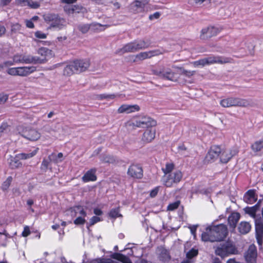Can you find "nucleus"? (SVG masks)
Masks as SVG:
<instances>
[{"instance_id":"nucleus-34","label":"nucleus","mask_w":263,"mask_h":263,"mask_svg":"<svg viewBox=\"0 0 263 263\" xmlns=\"http://www.w3.org/2000/svg\"><path fill=\"white\" fill-rule=\"evenodd\" d=\"M252 149L254 152H259L263 148V138L254 142L251 146Z\"/></svg>"},{"instance_id":"nucleus-57","label":"nucleus","mask_w":263,"mask_h":263,"mask_svg":"<svg viewBox=\"0 0 263 263\" xmlns=\"http://www.w3.org/2000/svg\"><path fill=\"white\" fill-rule=\"evenodd\" d=\"M4 67H7L14 65L13 60L12 61H6L3 63Z\"/></svg>"},{"instance_id":"nucleus-55","label":"nucleus","mask_w":263,"mask_h":263,"mask_svg":"<svg viewBox=\"0 0 263 263\" xmlns=\"http://www.w3.org/2000/svg\"><path fill=\"white\" fill-rule=\"evenodd\" d=\"M159 187H156L155 189L152 190L150 192V196L151 197H155L158 194L159 191Z\"/></svg>"},{"instance_id":"nucleus-2","label":"nucleus","mask_w":263,"mask_h":263,"mask_svg":"<svg viewBox=\"0 0 263 263\" xmlns=\"http://www.w3.org/2000/svg\"><path fill=\"white\" fill-rule=\"evenodd\" d=\"M89 66L90 63L88 60H76L71 62L64 68L63 74L70 76L74 73H79L87 69Z\"/></svg>"},{"instance_id":"nucleus-14","label":"nucleus","mask_w":263,"mask_h":263,"mask_svg":"<svg viewBox=\"0 0 263 263\" xmlns=\"http://www.w3.org/2000/svg\"><path fill=\"white\" fill-rule=\"evenodd\" d=\"M215 253L221 257H224L231 254H237L238 251L237 248H217Z\"/></svg>"},{"instance_id":"nucleus-38","label":"nucleus","mask_w":263,"mask_h":263,"mask_svg":"<svg viewBox=\"0 0 263 263\" xmlns=\"http://www.w3.org/2000/svg\"><path fill=\"white\" fill-rule=\"evenodd\" d=\"M20 159L16 158V156L11 160L10 165L12 168H16L21 167L22 165V163L19 161Z\"/></svg>"},{"instance_id":"nucleus-15","label":"nucleus","mask_w":263,"mask_h":263,"mask_svg":"<svg viewBox=\"0 0 263 263\" xmlns=\"http://www.w3.org/2000/svg\"><path fill=\"white\" fill-rule=\"evenodd\" d=\"M140 110V107L138 105L123 104L118 109V112L119 114H130Z\"/></svg>"},{"instance_id":"nucleus-8","label":"nucleus","mask_w":263,"mask_h":263,"mask_svg":"<svg viewBox=\"0 0 263 263\" xmlns=\"http://www.w3.org/2000/svg\"><path fill=\"white\" fill-rule=\"evenodd\" d=\"M12 60L14 64L18 63L23 64H37L38 62H43V60H40L37 57H33L30 55H23L17 54L14 55Z\"/></svg>"},{"instance_id":"nucleus-60","label":"nucleus","mask_w":263,"mask_h":263,"mask_svg":"<svg viewBox=\"0 0 263 263\" xmlns=\"http://www.w3.org/2000/svg\"><path fill=\"white\" fill-rule=\"evenodd\" d=\"M194 73H195L194 71H190V70H185L184 71V76L187 77H190L192 76L193 75H194Z\"/></svg>"},{"instance_id":"nucleus-54","label":"nucleus","mask_w":263,"mask_h":263,"mask_svg":"<svg viewBox=\"0 0 263 263\" xmlns=\"http://www.w3.org/2000/svg\"><path fill=\"white\" fill-rule=\"evenodd\" d=\"M161 15V13L159 12H156L153 14H151L149 16V19L150 20H153L154 19H158Z\"/></svg>"},{"instance_id":"nucleus-62","label":"nucleus","mask_w":263,"mask_h":263,"mask_svg":"<svg viewBox=\"0 0 263 263\" xmlns=\"http://www.w3.org/2000/svg\"><path fill=\"white\" fill-rule=\"evenodd\" d=\"M8 128V125L6 123H3L0 126V133H3Z\"/></svg>"},{"instance_id":"nucleus-44","label":"nucleus","mask_w":263,"mask_h":263,"mask_svg":"<svg viewBox=\"0 0 263 263\" xmlns=\"http://www.w3.org/2000/svg\"><path fill=\"white\" fill-rule=\"evenodd\" d=\"M121 216L119 214V209L118 208L112 209L109 213V216L112 218H116Z\"/></svg>"},{"instance_id":"nucleus-17","label":"nucleus","mask_w":263,"mask_h":263,"mask_svg":"<svg viewBox=\"0 0 263 263\" xmlns=\"http://www.w3.org/2000/svg\"><path fill=\"white\" fill-rule=\"evenodd\" d=\"M148 3V1L141 2L135 1L130 4V9L135 13H139L143 11L145 6Z\"/></svg>"},{"instance_id":"nucleus-23","label":"nucleus","mask_w":263,"mask_h":263,"mask_svg":"<svg viewBox=\"0 0 263 263\" xmlns=\"http://www.w3.org/2000/svg\"><path fill=\"white\" fill-rule=\"evenodd\" d=\"M96 171V168H92L86 172L82 178V181L84 182L96 181L97 180Z\"/></svg>"},{"instance_id":"nucleus-27","label":"nucleus","mask_w":263,"mask_h":263,"mask_svg":"<svg viewBox=\"0 0 263 263\" xmlns=\"http://www.w3.org/2000/svg\"><path fill=\"white\" fill-rule=\"evenodd\" d=\"M156 124V121L148 117L142 118L137 123V125L139 127H143L144 125L146 126H155Z\"/></svg>"},{"instance_id":"nucleus-33","label":"nucleus","mask_w":263,"mask_h":263,"mask_svg":"<svg viewBox=\"0 0 263 263\" xmlns=\"http://www.w3.org/2000/svg\"><path fill=\"white\" fill-rule=\"evenodd\" d=\"M63 157V154L62 153H59L57 155L55 154H51L49 156V159L50 161H52L55 163H58L62 161Z\"/></svg>"},{"instance_id":"nucleus-61","label":"nucleus","mask_w":263,"mask_h":263,"mask_svg":"<svg viewBox=\"0 0 263 263\" xmlns=\"http://www.w3.org/2000/svg\"><path fill=\"white\" fill-rule=\"evenodd\" d=\"M49 162L47 160L44 159L42 162V167L44 169H47Z\"/></svg>"},{"instance_id":"nucleus-4","label":"nucleus","mask_w":263,"mask_h":263,"mask_svg":"<svg viewBox=\"0 0 263 263\" xmlns=\"http://www.w3.org/2000/svg\"><path fill=\"white\" fill-rule=\"evenodd\" d=\"M152 73L160 78L176 82L178 80L176 72L173 69L170 67H162L160 69H154L152 70Z\"/></svg>"},{"instance_id":"nucleus-59","label":"nucleus","mask_w":263,"mask_h":263,"mask_svg":"<svg viewBox=\"0 0 263 263\" xmlns=\"http://www.w3.org/2000/svg\"><path fill=\"white\" fill-rule=\"evenodd\" d=\"M26 25L28 28H34V24L32 21V20H26L25 21Z\"/></svg>"},{"instance_id":"nucleus-49","label":"nucleus","mask_w":263,"mask_h":263,"mask_svg":"<svg viewBox=\"0 0 263 263\" xmlns=\"http://www.w3.org/2000/svg\"><path fill=\"white\" fill-rule=\"evenodd\" d=\"M101 220V218L97 216H93L89 220V226H92L95 223Z\"/></svg>"},{"instance_id":"nucleus-11","label":"nucleus","mask_w":263,"mask_h":263,"mask_svg":"<svg viewBox=\"0 0 263 263\" xmlns=\"http://www.w3.org/2000/svg\"><path fill=\"white\" fill-rule=\"evenodd\" d=\"M220 31V30L218 28L210 26L201 30L200 37L202 40H205L216 35Z\"/></svg>"},{"instance_id":"nucleus-47","label":"nucleus","mask_w":263,"mask_h":263,"mask_svg":"<svg viewBox=\"0 0 263 263\" xmlns=\"http://www.w3.org/2000/svg\"><path fill=\"white\" fill-rule=\"evenodd\" d=\"M78 28L82 33H86L90 29V25L83 24L79 26Z\"/></svg>"},{"instance_id":"nucleus-32","label":"nucleus","mask_w":263,"mask_h":263,"mask_svg":"<svg viewBox=\"0 0 263 263\" xmlns=\"http://www.w3.org/2000/svg\"><path fill=\"white\" fill-rule=\"evenodd\" d=\"M111 258L119 260L123 263H132L131 261L128 257L119 253L112 254L111 255Z\"/></svg>"},{"instance_id":"nucleus-40","label":"nucleus","mask_w":263,"mask_h":263,"mask_svg":"<svg viewBox=\"0 0 263 263\" xmlns=\"http://www.w3.org/2000/svg\"><path fill=\"white\" fill-rule=\"evenodd\" d=\"M185 251L186 252V256L188 259H191L197 256L198 253V250L194 248H192V249L189 251H186V250H185Z\"/></svg>"},{"instance_id":"nucleus-39","label":"nucleus","mask_w":263,"mask_h":263,"mask_svg":"<svg viewBox=\"0 0 263 263\" xmlns=\"http://www.w3.org/2000/svg\"><path fill=\"white\" fill-rule=\"evenodd\" d=\"M90 29L96 31H101L105 29V26L99 23H92L90 24Z\"/></svg>"},{"instance_id":"nucleus-16","label":"nucleus","mask_w":263,"mask_h":263,"mask_svg":"<svg viewBox=\"0 0 263 263\" xmlns=\"http://www.w3.org/2000/svg\"><path fill=\"white\" fill-rule=\"evenodd\" d=\"M161 54L162 52L159 50H154L140 52L136 55V58L142 61Z\"/></svg>"},{"instance_id":"nucleus-51","label":"nucleus","mask_w":263,"mask_h":263,"mask_svg":"<svg viewBox=\"0 0 263 263\" xmlns=\"http://www.w3.org/2000/svg\"><path fill=\"white\" fill-rule=\"evenodd\" d=\"M172 68L175 70L176 74L178 73L180 74L184 75V73L185 69H184L182 67H178V66L174 65L172 66Z\"/></svg>"},{"instance_id":"nucleus-12","label":"nucleus","mask_w":263,"mask_h":263,"mask_svg":"<svg viewBox=\"0 0 263 263\" xmlns=\"http://www.w3.org/2000/svg\"><path fill=\"white\" fill-rule=\"evenodd\" d=\"M221 149L217 145L212 146L206 156V159L208 161H213L220 157Z\"/></svg>"},{"instance_id":"nucleus-50","label":"nucleus","mask_w":263,"mask_h":263,"mask_svg":"<svg viewBox=\"0 0 263 263\" xmlns=\"http://www.w3.org/2000/svg\"><path fill=\"white\" fill-rule=\"evenodd\" d=\"M56 15L51 14H48L44 15V20L46 22H53L56 18Z\"/></svg>"},{"instance_id":"nucleus-64","label":"nucleus","mask_w":263,"mask_h":263,"mask_svg":"<svg viewBox=\"0 0 263 263\" xmlns=\"http://www.w3.org/2000/svg\"><path fill=\"white\" fill-rule=\"evenodd\" d=\"M190 229L191 231V232L192 235H195V232L197 229V226H192L190 227Z\"/></svg>"},{"instance_id":"nucleus-6","label":"nucleus","mask_w":263,"mask_h":263,"mask_svg":"<svg viewBox=\"0 0 263 263\" xmlns=\"http://www.w3.org/2000/svg\"><path fill=\"white\" fill-rule=\"evenodd\" d=\"M17 130L22 137L32 141H37L41 137V134L36 129L30 127L21 126Z\"/></svg>"},{"instance_id":"nucleus-28","label":"nucleus","mask_w":263,"mask_h":263,"mask_svg":"<svg viewBox=\"0 0 263 263\" xmlns=\"http://www.w3.org/2000/svg\"><path fill=\"white\" fill-rule=\"evenodd\" d=\"M251 229V226L249 222L241 221L238 226V230L241 234L248 233Z\"/></svg>"},{"instance_id":"nucleus-26","label":"nucleus","mask_w":263,"mask_h":263,"mask_svg":"<svg viewBox=\"0 0 263 263\" xmlns=\"http://www.w3.org/2000/svg\"><path fill=\"white\" fill-rule=\"evenodd\" d=\"M17 2L22 6H28L32 9H37L40 6L39 3L32 0H17Z\"/></svg>"},{"instance_id":"nucleus-36","label":"nucleus","mask_w":263,"mask_h":263,"mask_svg":"<svg viewBox=\"0 0 263 263\" xmlns=\"http://www.w3.org/2000/svg\"><path fill=\"white\" fill-rule=\"evenodd\" d=\"M65 21L63 19L58 18L56 17L55 20L52 22L51 24V26L52 27H56L59 29H61L62 27L64 26V24Z\"/></svg>"},{"instance_id":"nucleus-30","label":"nucleus","mask_w":263,"mask_h":263,"mask_svg":"<svg viewBox=\"0 0 263 263\" xmlns=\"http://www.w3.org/2000/svg\"><path fill=\"white\" fill-rule=\"evenodd\" d=\"M134 41L138 51L147 48L151 44L149 41L148 40L146 41L144 40H137Z\"/></svg>"},{"instance_id":"nucleus-52","label":"nucleus","mask_w":263,"mask_h":263,"mask_svg":"<svg viewBox=\"0 0 263 263\" xmlns=\"http://www.w3.org/2000/svg\"><path fill=\"white\" fill-rule=\"evenodd\" d=\"M30 233V231L29 227L27 226H26L24 228V230L22 232V235L23 237H27L28 236Z\"/></svg>"},{"instance_id":"nucleus-22","label":"nucleus","mask_w":263,"mask_h":263,"mask_svg":"<svg viewBox=\"0 0 263 263\" xmlns=\"http://www.w3.org/2000/svg\"><path fill=\"white\" fill-rule=\"evenodd\" d=\"M38 53L41 56L43 57V58L41 59L39 57L38 59L40 60H43V62H38L37 63L42 64L45 63L49 58L52 57V51L46 48H41L38 51Z\"/></svg>"},{"instance_id":"nucleus-5","label":"nucleus","mask_w":263,"mask_h":263,"mask_svg":"<svg viewBox=\"0 0 263 263\" xmlns=\"http://www.w3.org/2000/svg\"><path fill=\"white\" fill-rule=\"evenodd\" d=\"M220 104L223 107H247L250 105V103L249 100L246 99L231 97L221 100Z\"/></svg>"},{"instance_id":"nucleus-63","label":"nucleus","mask_w":263,"mask_h":263,"mask_svg":"<svg viewBox=\"0 0 263 263\" xmlns=\"http://www.w3.org/2000/svg\"><path fill=\"white\" fill-rule=\"evenodd\" d=\"M93 213L95 215H98V216L101 215L103 213L102 211L98 208L94 209Z\"/></svg>"},{"instance_id":"nucleus-29","label":"nucleus","mask_w":263,"mask_h":263,"mask_svg":"<svg viewBox=\"0 0 263 263\" xmlns=\"http://www.w3.org/2000/svg\"><path fill=\"white\" fill-rule=\"evenodd\" d=\"M39 148H35L29 153H20L16 155V158L21 160H26L34 157L38 152Z\"/></svg>"},{"instance_id":"nucleus-31","label":"nucleus","mask_w":263,"mask_h":263,"mask_svg":"<svg viewBox=\"0 0 263 263\" xmlns=\"http://www.w3.org/2000/svg\"><path fill=\"white\" fill-rule=\"evenodd\" d=\"M240 215L238 213H233L228 218V222L230 226L235 228L236 223L239 220Z\"/></svg>"},{"instance_id":"nucleus-35","label":"nucleus","mask_w":263,"mask_h":263,"mask_svg":"<svg viewBox=\"0 0 263 263\" xmlns=\"http://www.w3.org/2000/svg\"><path fill=\"white\" fill-rule=\"evenodd\" d=\"M174 166V164L173 163H167L165 164V167L162 168L164 175H166L172 173V172L173 171Z\"/></svg>"},{"instance_id":"nucleus-25","label":"nucleus","mask_w":263,"mask_h":263,"mask_svg":"<svg viewBox=\"0 0 263 263\" xmlns=\"http://www.w3.org/2000/svg\"><path fill=\"white\" fill-rule=\"evenodd\" d=\"M254 190H249L243 196V200L248 204H253L256 201Z\"/></svg>"},{"instance_id":"nucleus-45","label":"nucleus","mask_w":263,"mask_h":263,"mask_svg":"<svg viewBox=\"0 0 263 263\" xmlns=\"http://www.w3.org/2000/svg\"><path fill=\"white\" fill-rule=\"evenodd\" d=\"M7 72L12 76H18V67L9 68L7 70Z\"/></svg>"},{"instance_id":"nucleus-7","label":"nucleus","mask_w":263,"mask_h":263,"mask_svg":"<svg viewBox=\"0 0 263 263\" xmlns=\"http://www.w3.org/2000/svg\"><path fill=\"white\" fill-rule=\"evenodd\" d=\"M182 173L179 170L175 171L163 177V184L166 187H171L179 183L182 178Z\"/></svg>"},{"instance_id":"nucleus-37","label":"nucleus","mask_w":263,"mask_h":263,"mask_svg":"<svg viewBox=\"0 0 263 263\" xmlns=\"http://www.w3.org/2000/svg\"><path fill=\"white\" fill-rule=\"evenodd\" d=\"M117 96L115 94H101L97 96V99L99 100L106 99L110 100L115 99Z\"/></svg>"},{"instance_id":"nucleus-53","label":"nucleus","mask_w":263,"mask_h":263,"mask_svg":"<svg viewBox=\"0 0 263 263\" xmlns=\"http://www.w3.org/2000/svg\"><path fill=\"white\" fill-rule=\"evenodd\" d=\"M35 36L39 39H45L47 37V35L45 33H43L41 31H36L35 33Z\"/></svg>"},{"instance_id":"nucleus-9","label":"nucleus","mask_w":263,"mask_h":263,"mask_svg":"<svg viewBox=\"0 0 263 263\" xmlns=\"http://www.w3.org/2000/svg\"><path fill=\"white\" fill-rule=\"evenodd\" d=\"M255 224V236L259 246H261L263 243V220L261 217L256 218Z\"/></svg>"},{"instance_id":"nucleus-21","label":"nucleus","mask_w":263,"mask_h":263,"mask_svg":"<svg viewBox=\"0 0 263 263\" xmlns=\"http://www.w3.org/2000/svg\"><path fill=\"white\" fill-rule=\"evenodd\" d=\"M70 211L72 217L83 216L85 217L87 215L84 208L81 205L74 206L70 208Z\"/></svg>"},{"instance_id":"nucleus-56","label":"nucleus","mask_w":263,"mask_h":263,"mask_svg":"<svg viewBox=\"0 0 263 263\" xmlns=\"http://www.w3.org/2000/svg\"><path fill=\"white\" fill-rule=\"evenodd\" d=\"M8 97L7 95L0 94V104H3L8 100Z\"/></svg>"},{"instance_id":"nucleus-13","label":"nucleus","mask_w":263,"mask_h":263,"mask_svg":"<svg viewBox=\"0 0 263 263\" xmlns=\"http://www.w3.org/2000/svg\"><path fill=\"white\" fill-rule=\"evenodd\" d=\"M128 175L135 178H141L143 176L142 167L137 164H133L129 166L127 172Z\"/></svg>"},{"instance_id":"nucleus-48","label":"nucleus","mask_w":263,"mask_h":263,"mask_svg":"<svg viewBox=\"0 0 263 263\" xmlns=\"http://www.w3.org/2000/svg\"><path fill=\"white\" fill-rule=\"evenodd\" d=\"M179 203H180V202L179 201H176V202H175L170 204L167 206V210L173 211V210L177 209L178 207L179 206Z\"/></svg>"},{"instance_id":"nucleus-18","label":"nucleus","mask_w":263,"mask_h":263,"mask_svg":"<svg viewBox=\"0 0 263 263\" xmlns=\"http://www.w3.org/2000/svg\"><path fill=\"white\" fill-rule=\"evenodd\" d=\"M36 70V67L33 66L18 67V76L27 77Z\"/></svg>"},{"instance_id":"nucleus-10","label":"nucleus","mask_w":263,"mask_h":263,"mask_svg":"<svg viewBox=\"0 0 263 263\" xmlns=\"http://www.w3.org/2000/svg\"><path fill=\"white\" fill-rule=\"evenodd\" d=\"M238 152V148L233 147L231 149H224L221 150L220 154V161L222 163H227Z\"/></svg>"},{"instance_id":"nucleus-19","label":"nucleus","mask_w":263,"mask_h":263,"mask_svg":"<svg viewBox=\"0 0 263 263\" xmlns=\"http://www.w3.org/2000/svg\"><path fill=\"white\" fill-rule=\"evenodd\" d=\"M257 251L256 248H249L245 254V257L248 263H256Z\"/></svg>"},{"instance_id":"nucleus-20","label":"nucleus","mask_w":263,"mask_h":263,"mask_svg":"<svg viewBox=\"0 0 263 263\" xmlns=\"http://www.w3.org/2000/svg\"><path fill=\"white\" fill-rule=\"evenodd\" d=\"M156 135V130L153 128H147L143 134L142 141L149 143L154 139Z\"/></svg>"},{"instance_id":"nucleus-42","label":"nucleus","mask_w":263,"mask_h":263,"mask_svg":"<svg viewBox=\"0 0 263 263\" xmlns=\"http://www.w3.org/2000/svg\"><path fill=\"white\" fill-rule=\"evenodd\" d=\"M12 178L10 176L8 177L7 179L3 183L2 185V189L3 191L7 190L10 185V184L12 182Z\"/></svg>"},{"instance_id":"nucleus-3","label":"nucleus","mask_w":263,"mask_h":263,"mask_svg":"<svg viewBox=\"0 0 263 263\" xmlns=\"http://www.w3.org/2000/svg\"><path fill=\"white\" fill-rule=\"evenodd\" d=\"M231 60V59L229 58L211 56L195 61L193 63V64L195 67H202L206 65L213 64L215 63L225 64L230 63Z\"/></svg>"},{"instance_id":"nucleus-43","label":"nucleus","mask_w":263,"mask_h":263,"mask_svg":"<svg viewBox=\"0 0 263 263\" xmlns=\"http://www.w3.org/2000/svg\"><path fill=\"white\" fill-rule=\"evenodd\" d=\"M101 161L104 163H112L115 161V159L113 156L105 155L102 157Z\"/></svg>"},{"instance_id":"nucleus-24","label":"nucleus","mask_w":263,"mask_h":263,"mask_svg":"<svg viewBox=\"0 0 263 263\" xmlns=\"http://www.w3.org/2000/svg\"><path fill=\"white\" fill-rule=\"evenodd\" d=\"M135 41L130 42L125 45L121 49H120L119 52L123 54L126 52H135L137 51Z\"/></svg>"},{"instance_id":"nucleus-41","label":"nucleus","mask_w":263,"mask_h":263,"mask_svg":"<svg viewBox=\"0 0 263 263\" xmlns=\"http://www.w3.org/2000/svg\"><path fill=\"white\" fill-rule=\"evenodd\" d=\"M88 263H115L110 258H98L91 260Z\"/></svg>"},{"instance_id":"nucleus-1","label":"nucleus","mask_w":263,"mask_h":263,"mask_svg":"<svg viewBox=\"0 0 263 263\" xmlns=\"http://www.w3.org/2000/svg\"><path fill=\"white\" fill-rule=\"evenodd\" d=\"M228 234L227 226L220 224L207 228L205 232L202 234L201 239L204 241H221L224 240Z\"/></svg>"},{"instance_id":"nucleus-46","label":"nucleus","mask_w":263,"mask_h":263,"mask_svg":"<svg viewBox=\"0 0 263 263\" xmlns=\"http://www.w3.org/2000/svg\"><path fill=\"white\" fill-rule=\"evenodd\" d=\"M85 218V217L83 216H77V218L74 220L73 223L76 225L84 224L86 222Z\"/></svg>"},{"instance_id":"nucleus-58","label":"nucleus","mask_w":263,"mask_h":263,"mask_svg":"<svg viewBox=\"0 0 263 263\" xmlns=\"http://www.w3.org/2000/svg\"><path fill=\"white\" fill-rule=\"evenodd\" d=\"M186 149L187 148L184 144H181L178 146L179 152L182 155L184 154V152L186 151Z\"/></svg>"}]
</instances>
